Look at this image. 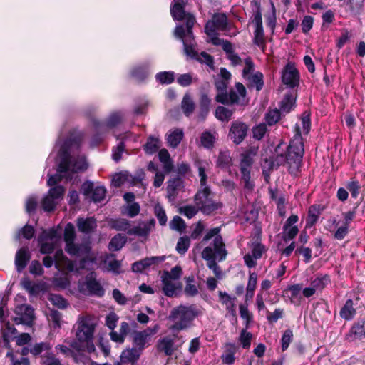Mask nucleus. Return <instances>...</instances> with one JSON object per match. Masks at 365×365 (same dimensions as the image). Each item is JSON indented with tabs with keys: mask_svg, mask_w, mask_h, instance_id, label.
<instances>
[{
	"mask_svg": "<svg viewBox=\"0 0 365 365\" xmlns=\"http://www.w3.org/2000/svg\"><path fill=\"white\" fill-rule=\"evenodd\" d=\"M253 163V160L250 154L245 153L242 155L240 160V172L242 174V181L244 182V187L248 190L254 188V183L250 180V168Z\"/></svg>",
	"mask_w": 365,
	"mask_h": 365,
	"instance_id": "9b49d317",
	"label": "nucleus"
},
{
	"mask_svg": "<svg viewBox=\"0 0 365 365\" xmlns=\"http://www.w3.org/2000/svg\"><path fill=\"white\" fill-rule=\"evenodd\" d=\"M154 213L158 218L160 225H165L167 222V216L165 211L160 204H156L154 207Z\"/></svg>",
	"mask_w": 365,
	"mask_h": 365,
	"instance_id": "4d7b16f0",
	"label": "nucleus"
},
{
	"mask_svg": "<svg viewBox=\"0 0 365 365\" xmlns=\"http://www.w3.org/2000/svg\"><path fill=\"white\" fill-rule=\"evenodd\" d=\"M219 297L221 303L225 306L226 310L232 316L236 315L235 301L236 297H231L227 292L220 291Z\"/></svg>",
	"mask_w": 365,
	"mask_h": 365,
	"instance_id": "cd10ccee",
	"label": "nucleus"
},
{
	"mask_svg": "<svg viewBox=\"0 0 365 365\" xmlns=\"http://www.w3.org/2000/svg\"><path fill=\"white\" fill-rule=\"evenodd\" d=\"M299 229L297 226H287L283 227V239L285 241L293 239L298 233Z\"/></svg>",
	"mask_w": 365,
	"mask_h": 365,
	"instance_id": "6e6d98bb",
	"label": "nucleus"
},
{
	"mask_svg": "<svg viewBox=\"0 0 365 365\" xmlns=\"http://www.w3.org/2000/svg\"><path fill=\"white\" fill-rule=\"evenodd\" d=\"M155 225V221L153 218L145 222H140L138 225L131 227V230L128 231V235L147 237L154 229Z\"/></svg>",
	"mask_w": 365,
	"mask_h": 365,
	"instance_id": "a211bd4d",
	"label": "nucleus"
},
{
	"mask_svg": "<svg viewBox=\"0 0 365 365\" xmlns=\"http://www.w3.org/2000/svg\"><path fill=\"white\" fill-rule=\"evenodd\" d=\"M209 41L215 46H221L227 56L235 52L232 43L227 40L221 39L218 36H213L210 38Z\"/></svg>",
	"mask_w": 365,
	"mask_h": 365,
	"instance_id": "e433bc0d",
	"label": "nucleus"
},
{
	"mask_svg": "<svg viewBox=\"0 0 365 365\" xmlns=\"http://www.w3.org/2000/svg\"><path fill=\"white\" fill-rule=\"evenodd\" d=\"M43 240L49 242L53 247L59 245L61 237V234L56 230H44L41 235Z\"/></svg>",
	"mask_w": 365,
	"mask_h": 365,
	"instance_id": "c756f323",
	"label": "nucleus"
},
{
	"mask_svg": "<svg viewBox=\"0 0 365 365\" xmlns=\"http://www.w3.org/2000/svg\"><path fill=\"white\" fill-rule=\"evenodd\" d=\"M353 305V301L348 299L341 309L340 316L346 320L351 319L356 314V309Z\"/></svg>",
	"mask_w": 365,
	"mask_h": 365,
	"instance_id": "f704fd0d",
	"label": "nucleus"
},
{
	"mask_svg": "<svg viewBox=\"0 0 365 365\" xmlns=\"http://www.w3.org/2000/svg\"><path fill=\"white\" fill-rule=\"evenodd\" d=\"M248 85L251 87H255L257 91H260L264 85L263 75L261 72L256 71L248 78H245Z\"/></svg>",
	"mask_w": 365,
	"mask_h": 365,
	"instance_id": "72a5a7b5",
	"label": "nucleus"
},
{
	"mask_svg": "<svg viewBox=\"0 0 365 365\" xmlns=\"http://www.w3.org/2000/svg\"><path fill=\"white\" fill-rule=\"evenodd\" d=\"M48 300L51 303L61 309L66 308L68 305L67 302L61 296L56 294H50Z\"/></svg>",
	"mask_w": 365,
	"mask_h": 365,
	"instance_id": "5fc2aeb1",
	"label": "nucleus"
},
{
	"mask_svg": "<svg viewBox=\"0 0 365 365\" xmlns=\"http://www.w3.org/2000/svg\"><path fill=\"white\" fill-rule=\"evenodd\" d=\"M195 204L202 212L210 215L222 207V203L212 198V194L209 187L200 189L195 195Z\"/></svg>",
	"mask_w": 365,
	"mask_h": 365,
	"instance_id": "0eeeda50",
	"label": "nucleus"
},
{
	"mask_svg": "<svg viewBox=\"0 0 365 365\" xmlns=\"http://www.w3.org/2000/svg\"><path fill=\"white\" fill-rule=\"evenodd\" d=\"M140 351L136 349H128L123 351L121 359L124 361L135 362L140 356Z\"/></svg>",
	"mask_w": 365,
	"mask_h": 365,
	"instance_id": "79ce46f5",
	"label": "nucleus"
},
{
	"mask_svg": "<svg viewBox=\"0 0 365 365\" xmlns=\"http://www.w3.org/2000/svg\"><path fill=\"white\" fill-rule=\"evenodd\" d=\"M54 262L56 269L59 271L68 272L75 270L73 262L63 255L61 250L56 251L55 253Z\"/></svg>",
	"mask_w": 365,
	"mask_h": 365,
	"instance_id": "6ab92c4d",
	"label": "nucleus"
},
{
	"mask_svg": "<svg viewBox=\"0 0 365 365\" xmlns=\"http://www.w3.org/2000/svg\"><path fill=\"white\" fill-rule=\"evenodd\" d=\"M58 202V201L48 194L43 200L42 206L44 210L51 211L55 208Z\"/></svg>",
	"mask_w": 365,
	"mask_h": 365,
	"instance_id": "338daca9",
	"label": "nucleus"
},
{
	"mask_svg": "<svg viewBox=\"0 0 365 365\" xmlns=\"http://www.w3.org/2000/svg\"><path fill=\"white\" fill-rule=\"evenodd\" d=\"M200 314V310L194 304L190 306L180 304L174 307L168 317V319L174 322L171 329L180 331L189 328L192 321Z\"/></svg>",
	"mask_w": 365,
	"mask_h": 365,
	"instance_id": "20e7f679",
	"label": "nucleus"
},
{
	"mask_svg": "<svg viewBox=\"0 0 365 365\" xmlns=\"http://www.w3.org/2000/svg\"><path fill=\"white\" fill-rule=\"evenodd\" d=\"M79 291L84 294H96L101 296L103 290L100 284L93 279L92 276H87L82 282H79Z\"/></svg>",
	"mask_w": 365,
	"mask_h": 365,
	"instance_id": "4468645a",
	"label": "nucleus"
},
{
	"mask_svg": "<svg viewBox=\"0 0 365 365\" xmlns=\"http://www.w3.org/2000/svg\"><path fill=\"white\" fill-rule=\"evenodd\" d=\"M252 339V334L250 332H247L246 329H242L241 331L239 341H240L242 347L244 349H249L251 344V340Z\"/></svg>",
	"mask_w": 365,
	"mask_h": 365,
	"instance_id": "13d9d810",
	"label": "nucleus"
},
{
	"mask_svg": "<svg viewBox=\"0 0 365 365\" xmlns=\"http://www.w3.org/2000/svg\"><path fill=\"white\" fill-rule=\"evenodd\" d=\"M302 289V284H296L289 286L285 290L286 294L289 297L292 303H296L297 302H299L302 299V297L301 295Z\"/></svg>",
	"mask_w": 365,
	"mask_h": 365,
	"instance_id": "7c9ffc66",
	"label": "nucleus"
},
{
	"mask_svg": "<svg viewBox=\"0 0 365 365\" xmlns=\"http://www.w3.org/2000/svg\"><path fill=\"white\" fill-rule=\"evenodd\" d=\"M122 118L123 116L120 113H114L109 116L106 123L98 124L94 121V125L96 128L99 127L101 130H105L106 127L112 128L120 123Z\"/></svg>",
	"mask_w": 365,
	"mask_h": 365,
	"instance_id": "473e14b6",
	"label": "nucleus"
},
{
	"mask_svg": "<svg viewBox=\"0 0 365 365\" xmlns=\"http://www.w3.org/2000/svg\"><path fill=\"white\" fill-rule=\"evenodd\" d=\"M158 331V327L153 329L148 328L142 331H138L134 334L133 342L140 349H143L148 341V339L153 334H155Z\"/></svg>",
	"mask_w": 365,
	"mask_h": 365,
	"instance_id": "4be33fe9",
	"label": "nucleus"
},
{
	"mask_svg": "<svg viewBox=\"0 0 365 365\" xmlns=\"http://www.w3.org/2000/svg\"><path fill=\"white\" fill-rule=\"evenodd\" d=\"M247 304H241L239 306L240 315L245 321L246 327L252 321V314L249 312Z\"/></svg>",
	"mask_w": 365,
	"mask_h": 365,
	"instance_id": "864d4df0",
	"label": "nucleus"
},
{
	"mask_svg": "<svg viewBox=\"0 0 365 365\" xmlns=\"http://www.w3.org/2000/svg\"><path fill=\"white\" fill-rule=\"evenodd\" d=\"M281 78L282 83L290 88H294L299 85V73L294 63L289 62L286 64L282 71Z\"/></svg>",
	"mask_w": 365,
	"mask_h": 365,
	"instance_id": "f8f14e48",
	"label": "nucleus"
},
{
	"mask_svg": "<svg viewBox=\"0 0 365 365\" xmlns=\"http://www.w3.org/2000/svg\"><path fill=\"white\" fill-rule=\"evenodd\" d=\"M187 0H173V5L170 9V14L175 20H182L187 14L185 11V6Z\"/></svg>",
	"mask_w": 365,
	"mask_h": 365,
	"instance_id": "b1692460",
	"label": "nucleus"
},
{
	"mask_svg": "<svg viewBox=\"0 0 365 365\" xmlns=\"http://www.w3.org/2000/svg\"><path fill=\"white\" fill-rule=\"evenodd\" d=\"M330 282L329 277L327 274L319 275L311 281L310 284L317 292L322 291L324 287Z\"/></svg>",
	"mask_w": 365,
	"mask_h": 365,
	"instance_id": "c9c22d12",
	"label": "nucleus"
},
{
	"mask_svg": "<svg viewBox=\"0 0 365 365\" xmlns=\"http://www.w3.org/2000/svg\"><path fill=\"white\" fill-rule=\"evenodd\" d=\"M217 138V133L215 132L211 133L210 132H204L200 136V142L203 147L210 148L213 146L215 141Z\"/></svg>",
	"mask_w": 365,
	"mask_h": 365,
	"instance_id": "a19ab883",
	"label": "nucleus"
},
{
	"mask_svg": "<svg viewBox=\"0 0 365 365\" xmlns=\"http://www.w3.org/2000/svg\"><path fill=\"white\" fill-rule=\"evenodd\" d=\"M296 96L294 94H287L284 96L280 103V111L289 113L294 106Z\"/></svg>",
	"mask_w": 365,
	"mask_h": 365,
	"instance_id": "4c0bfd02",
	"label": "nucleus"
},
{
	"mask_svg": "<svg viewBox=\"0 0 365 365\" xmlns=\"http://www.w3.org/2000/svg\"><path fill=\"white\" fill-rule=\"evenodd\" d=\"M83 194L93 202L102 201L106 195V188L103 186H95L91 181H86L81 187Z\"/></svg>",
	"mask_w": 365,
	"mask_h": 365,
	"instance_id": "ddd939ff",
	"label": "nucleus"
},
{
	"mask_svg": "<svg viewBox=\"0 0 365 365\" xmlns=\"http://www.w3.org/2000/svg\"><path fill=\"white\" fill-rule=\"evenodd\" d=\"M183 137L182 130L179 128L171 129L166 135L167 143L170 147L175 148L180 143Z\"/></svg>",
	"mask_w": 365,
	"mask_h": 365,
	"instance_id": "bb28decb",
	"label": "nucleus"
},
{
	"mask_svg": "<svg viewBox=\"0 0 365 365\" xmlns=\"http://www.w3.org/2000/svg\"><path fill=\"white\" fill-rule=\"evenodd\" d=\"M219 187L226 192L232 193L236 189V184L229 179H222L219 183Z\"/></svg>",
	"mask_w": 365,
	"mask_h": 365,
	"instance_id": "e2e57ef3",
	"label": "nucleus"
},
{
	"mask_svg": "<svg viewBox=\"0 0 365 365\" xmlns=\"http://www.w3.org/2000/svg\"><path fill=\"white\" fill-rule=\"evenodd\" d=\"M165 259V256L146 257L133 264V272H141L151 266L158 265Z\"/></svg>",
	"mask_w": 365,
	"mask_h": 365,
	"instance_id": "f3484780",
	"label": "nucleus"
},
{
	"mask_svg": "<svg viewBox=\"0 0 365 365\" xmlns=\"http://www.w3.org/2000/svg\"><path fill=\"white\" fill-rule=\"evenodd\" d=\"M310 130L309 115L304 113L299 123L295 125V135L289 146L280 143L274 149V155L271 159H265L262 167L264 169H277L282 165H287L292 174H297L301 165L304 154V144L302 135H307Z\"/></svg>",
	"mask_w": 365,
	"mask_h": 365,
	"instance_id": "f257e3e1",
	"label": "nucleus"
},
{
	"mask_svg": "<svg viewBox=\"0 0 365 365\" xmlns=\"http://www.w3.org/2000/svg\"><path fill=\"white\" fill-rule=\"evenodd\" d=\"M173 345L174 342L173 339L165 337L159 341L158 349L160 351H163L167 356H170L174 351Z\"/></svg>",
	"mask_w": 365,
	"mask_h": 365,
	"instance_id": "58836bf2",
	"label": "nucleus"
},
{
	"mask_svg": "<svg viewBox=\"0 0 365 365\" xmlns=\"http://www.w3.org/2000/svg\"><path fill=\"white\" fill-rule=\"evenodd\" d=\"M21 284L25 290L32 295L38 294L40 290V287L37 284L27 278H24L21 282Z\"/></svg>",
	"mask_w": 365,
	"mask_h": 365,
	"instance_id": "09e8293b",
	"label": "nucleus"
},
{
	"mask_svg": "<svg viewBox=\"0 0 365 365\" xmlns=\"http://www.w3.org/2000/svg\"><path fill=\"white\" fill-rule=\"evenodd\" d=\"M181 187V182L178 179L170 180L167 187L168 197L173 200L177 195V190Z\"/></svg>",
	"mask_w": 365,
	"mask_h": 365,
	"instance_id": "c03bdc74",
	"label": "nucleus"
},
{
	"mask_svg": "<svg viewBox=\"0 0 365 365\" xmlns=\"http://www.w3.org/2000/svg\"><path fill=\"white\" fill-rule=\"evenodd\" d=\"M126 238L118 234L112 238L109 243V248L110 250L118 251L120 250L125 245Z\"/></svg>",
	"mask_w": 365,
	"mask_h": 365,
	"instance_id": "de8ad7c7",
	"label": "nucleus"
},
{
	"mask_svg": "<svg viewBox=\"0 0 365 365\" xmlns=\"http://www.w3.org/2000/svg\"><path fill=\"white\" fill-rule=\"evenodd\" d=\"M156 78L161 83L169 84L174 80V73L168 71L160 72L156 75Z\"/></svg>",
	"mask_w": 365,
	"mask_h": 365,
	"instance_id": "0e129e2a",
	"label": "nucleus"
},
{
	"mask_svg": "<svg viewBox=\"0 0 365 365\" xmlns=\"http://www.w3.org/2000/svg\"><path fill=\"white\" fill-rule=\"evenodd\" d=\"M181 106L186 115H190L192 113L195 109V104L190 95L186 94L184 96Z\"/></svg>",
	"mask_w": 365,
	"mask_h": 365,
	"instance_id": "49530a36",
	"label": "nucleus"
},
{
	"mask_svg": "<svg viewBox=\"0 0 365 365\" xmlns=\"http://www.w3.org/2000/svg\"><path fill=\"white\" fill-rule=\"evenodd\" d=\"M160 146V140L156 137L150 136L144 145V150L148 154H153L159 149Z\"/></svg>",
	"mask_w": 365,
	"mask_h": 365,
	"instance_id": "ea45409f",
	"label": "nucleus"
},
{
	"mask_svg": "<svg viewBox=\"0 0 365 365\" xmlns=\"http://www.w3.org/2000/svg\"><path fill=\"white\" fill-rule=\"evenodd\" d=\"M265 252V247L260 243L252 244V255L247 254L244 256L245 264L250 267L256 266V260L261 258Z\"/></svg>",
	"mask_w": 365,
	"mask_h": 365,
	"instance_id": "aec40b11",
	"label": "nucleus"
},
{
	"mask_svg": "<svg viewBox=\"0 0 365 365\" xmlns=\"http://www.w3.org/2000/svg\"><path fill=\"white\" fill-rule=\"evenodd\" d=\"M196 166L200 178L201 189L205 188V187H208L207 185V172L211 168V163L207 160H198L196 162Z\"/></svg>",
	"mask_w": 365,
	"mask_h": 365,
	"instance_id": "393cba45",
	"label": "nucleus"
},
{
	"mask_svg": "<svg viewBox=\"0 0 365 365\" xmlns=\"http://www.w3.org/2000/svg\"><path fill=\"white\" fill-rule=\"evenodd\" d=\"M168 271H163L161 274V281L163 284V292L168 297H173L176 294L177 291L180 289V283L176 280L168 279Z\"/></svg>",
	"mask_w": 365,
	"mask_h": 365,
	"instance_id": "dca6fc26",
	"label": "nucleus"
},
{
	"mask_svg": "<svg viewBox=\"0 0 365 365\" xmlns=\"http://www.w3.org/2000/svg\"><path fill=\"white\" fill-rule=\"evenodd\" d=\"M158 156L160 162L163 163L165 170L170 172L173 168V164L168 151L166 149H161L158 153Z\"/></svg>",
	"mask_w": 365,
	"mask_h": 365,
	"instance_id": "37998d69",
	"label": "nucleus"
},
{
	"mask_svg": "<svg viewBox=\"0 0 365 365\" xmlns=\"http://www.w3.org/2000/svg\"><path fill=\"white\" fill-rule=\"evenodd\" d=\"M227 16L224 14H217L213 16L212 19L207 21L205 31L206 34L212 38L213 36H217V31H225L227 28Z\"/></svg>",
	"mask_w": 365,
	"mask_h": 365,
	"instance_id": "9d476101",
	"label": "nucleus"
},
{
	"mask_svg": "<svg viewBox=\"0 0 365 365\" xmlns=\"http://www.w3.org/2000/svg\"><path fill=\"white\" fill-rule=\"evenodd\" d=\"M247 126L241 122H234L230 128V136L236 144L240 143L245 138Z\"/></svg>",
	"mask_w": 365,
	"mask_h": 365,
	"instance_id": "412c9836",
	"label": "nucleus"
},
{
	"mask_svg": "<svg viewBox=\"0 0 365 365\" xmlns=\"http://www.w3.org/2000/svg\"><path fill=\"white\" fill-rule=\"evenodd\" d=\"M184 19H186V30L184 29V32L182 33L183 38H193L192 28L195 23V19L194 16L190 14H187Z\"/></svg>",
	"mask_w": 365,
	"mask_h": 365,
	"instance_id": "8fccbe9b",
	"label": "nucleus"
},
{
	"mask_svg": "<svg viewBox=\"0 0 365 365\" xmlns=\"http://www.w3.org/2000/svg\"><path fill=\"white\" fill-rule=\"evenodd\" d=\"M349 336L354 339L365 338V319L359 320L352 326Z\"/></svg>",
	"mask_w": 365,
	"mask_h": 365,
	"instance_id": "2f4dec72",
	"label": "nucleus"
},
{
	"mask_svg": "<svg viewBox=\"0 0 365 365\" xmlns=\"http://www.w3.org/2000/svg\"><path fill=\"white\" fill-rule=\"evenodd\" d=\"M170 227L172 230L182 232L185 228V224L180 217L175 216L170 222Z\"/></svg>",
	"mask_w": 365,
	"mask_h": 365,
	"instance_id": "680f3d73",
	"label": "nucleus"
},
{
	"mask_svg": "<svg viewBox=\"0 0 365 365\" xmlns=\"http://www.w3.org/2000/svg\"><path fill=\"white\" fill-rule=\"evenodd\" d=\"M190 246V240L188 237H180L176 245V250L178 253L183 255L185 254Z\"/></svg>",
	"mask_w": 365,
	"mask_h": 365,
	"instance_id": "69168bd1",
	"label": "nucleus"
},
{
	"mask_svg": "<svg viewBox=\"0 0 365 365\" xmlns=\"http://www.w3.org/2000/svg\"><path fill=\"white\" fill-rule=\"evenodd\" d=\"M30 259V254L26 247L19 249L16 254L15 265L18 272H21Z\"/></svg>",
	"mask_w": 365,
	"mask_h": 365,
	"instance_id": "a878e982",
	"label": "nucleus"
},
{
	"mask_svg": "<svg viewBox=\"0 0 365 365\" xmlns=\"http://www.w3.org/2000/svg\"><path fill=\"white\" fill-rule=\"evenodd\" d=\"M233 111L223 106H218L215 110V117L221 121H228L230 120Z\"/></svg>",
	"mask_w": 365,
	"mask_h": 365,
	"instance_id": "a18cd8bd",
	"label": "nucleus"
},
{
	"mask_svg": "<svg viewBox=\"0 0 365 365\" xmlns=\"http://www.w3.org/2000/svg\"><path fill=\"white\" fill-rule=\"evenodd\" d=\"M42 365H62L60 360L53 354H48L42 356Z\"/></svg>",
	"mask_w": 365,
	"mask_h": 365,
	"instance_id": "774afa93",
	"label": "nucleus"
},
{
	"mask_svg": "<svg viewBox=\"0 0 365 365\" xmlns=\"http://www.w3.org/2000/svg\"><path fill=\"white\" fill-rule=\"evenodd\" d=\"M255 30L254 32V43L262 50L265 47V40L262 26V21L260 16L255 19Z\"/></svg>",
	"mask_w": 365,
	"mask_h": 365,
	"instance_id": "5701e85b",
	"label": "nucleus"
},
{
	"mask_svg": "<svg viewBox=\"0 0 365 365\" xmlns=\"http://www.w3.org/2000/svg\"><path fill=\"white\" fill-rule=\"evenodd\" d=\"M319 217V212L316 206L310 207L307 218V227H312Z\"/></svg>",
	"mask_w": 365,
	"mask_h": 365,
	"instance_id": "bf43d9fd",
	"label": "nucleus"
},
{
	"mask_svg": "<svg viewBox=\"0 0 365 365\" xmlns=\"http://www.w3.org/2000/svg\"><path fill=\"white\" fill-rule=\"evenodd\" d=\"M112 227L119 231H125L128 234V231L131 230L130 222L125 219H120L112 222Z\"/></svg>",
	"mask_w": 365,
	"mask_h": 365,
	"instance_id": "603ef678",
	"label": "nucleus"
},
{
	"mask_svg": "<svg viewBox=\"0 0 365 365\" xmlns=\"http://www.w3.org/2000/svg\"><path fill=\"white\" fill-rule=\"evenodd\" d=\"M242 65H244L242 70V77L244 79L256 72L255 71V64L250 58H246Z\"/></svg>",
	"mask_w": 365,
	"mask_h": 365,
	"instance_id": "3c124183",
	"label": "nucleus"
},
{
	"mask_svg": "<svg viewBox=\"0 0 365 365\" xmlns=\"http://www.w3.org/2000/svg\"><path fill=\"white\" fill-rule=\"evenodd\" d=\"M75 230L71 224H68L64 230V240L66 242V251L71 255L81 257V268L84 267L86 259L88 258L91 251V245L88 241L81 244L74 243Z\"/></svg>",
	"mask_w": 365,
	"mask_h": 365,
	"instance_id": "423d86ee",
	"label": "nucleus"
},
{
	"mask_svg": "<svg viewBox=\"0 0 365 365\" xmlns=\"http://www.w3.org/2000/svg\"><path fill=\"white\" fill-rule=\"evenodd\" d=\"M184 32V27L182 26H178L175 29V36L180 38L184 45L185 53L192 58H196L198 56L195 50V44L194 43V38H183L182 33Z\"/></svg>",
	"mask_w": 365,
	"mask_h": 365,
	"instance_id": "2eb2a0df",
	"label": "nucleus"
},
{
	"mask_svg": "<svg viewBox=\"0 0 365 365\" xmlns=\"http://www.w3.org/2000/svg\"><path fill=\"white\" fill-rule=\"evenodd\" d=\"M227 255V252L221 236L217 237L212 245L206 247L202 252V257L207 261V267L217 277H220L222 272L215 260L222 261L225 259Z\"/></svg>",
	"mask_w": 365,
	"mask_h": 365,
	"instance_id": "39448f33",
	"label": "nucleus"
},
{
	"mask_svg": "<svg viewBox=\"0 0 365 365\" xmlns=\"http://www.w3.org/2000/svg\"><path fill=\"white\" fill-rule=\"evenodd\" d=\"M14 321L16 324L32 326L35 319L34 309L29 304H23L16 307Z\"/></svg>",
	"mask_w": 365,
	"mask_h": 365,
	"instance_id": "1a4fd4ad",
	"label": "nucleus"
},
{
	"mask_svg": "<svg viewBox=\"0 0 365 365\" xmlns=\"http://www.w3.org/2000/svg\"><path fill=\"white\" fill-rule=\"evenodd\" d=\"M77 226L79 231L84 233H89L96 229L97 225L93 217H88L86 219H78Z\"/></svg>",
	"mask_w": 365,
	"mask_h": 365,
	"instance_id": "c85d7f7f",
	"label": "nucleus"
},
{
	"mask_svg": "<svg viewBox=\"0 0 365 365\" xmlns=\"http://www.w3.org/2000/svg\"><path fill=\"white\" fill-rule=\"evenodd\" d=\"M80 140L81 138L78 135L66 141L63 145H60V142L58 141L56 148L60 146V149L57 160V173L49 176L48 185H54L62 178L71 180L76 173L87 169L88 163L84 156L76 155Z\"/></svg>",
	"mask_w": 365,
	"mask_h": 365,
	"instance_id": "f03ea898",
	"label": "nucleus"
},
{
	"mask_svg": "<svg viewBox=\"0 0 365 365\" xmlns=\"http://www.w3.org/2000/svg\"><path fill=\"white\" fill-rule=\"evenodd\" d=\"M231 158L228 151H222L218 155L217 165L219 167H225L230 164Z\"/></svg>",
	"mask_w": 365,
	"mask_h": 365,
	"instance_id": "052dcab7",
	"label": "nucleus"
},
{
	"mask_svg": "<svg viewBox=\"0 0 365 365\" xmlns=\"http://www.w3.org/2000/svg\"><path fill=\"white\" fill-rule=\"evenodd\" d=\"M96 326V319L93 315L87 314L79 315L72 329L76 341H73L70 346L78 352L82 351L81 344L93 341Z\"/></svg>",
	"mask_w": 365,
	"mask_h": 365,
	"instance_id": "7ed1b4c3",
	"label": "nucleus"
},
{
	"mask_svg": "<svg viewBox=\"0 0 365 365\" xmlns=\"http://www.w3.org/2000/svg\"><path fill=\"white\" fill-rule=\"evenodd\" d=\"M235 89L231 90L229 93L217 95L216 101L222 104L242 103L246 95V89L241 83L235 84Z\"/></svg>",
	"mask_w": 365,
	"mask_h": 365,
	"instance_id": "6e6552de",
	"label": "nucleus"
}]
</instances>
